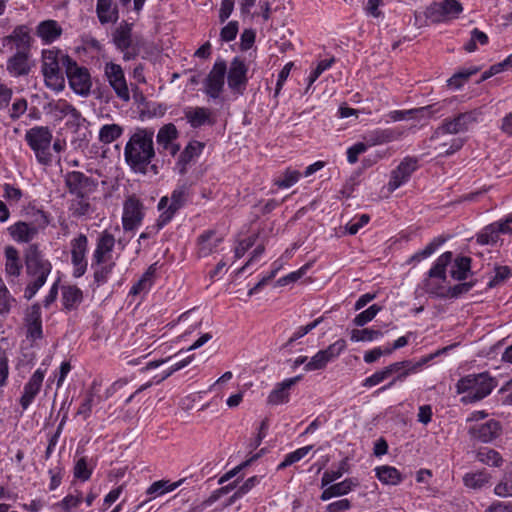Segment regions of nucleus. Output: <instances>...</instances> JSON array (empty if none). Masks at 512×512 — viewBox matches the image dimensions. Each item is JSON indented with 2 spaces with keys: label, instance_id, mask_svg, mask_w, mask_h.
Returning a JSON list of instances; mask_svg holds the SVG:
<instances>
[{
  "label": "nucleus",
  "instance_id": "nucleus-1",
  "mask_svg": "<svg viewBox=\"0 0 512 512\" xmlns=\"http://www.w3.org/2000/svg\"><path fill=\"white\" fill-rule=\"evenodd\" d=\"M153 137L152 129L138 128L126 143L125 161L135 173L146 174L148 166L155 157Z\"/></svg>",
  "mask_w": 512,
  "mask_h": 512
},
{
  "label": "nucleus",
  "instance_id": "nucleus-2",
  "mask_svg": "<svg viewBox=\"0 0 512 512\" xmlns=\"http://www.w3.org/2000/svg\"><path fill=\"white\" fill-rule=\"evenodd\" d=\"M24 260L27 276L24 298L31 300L46 283L52 271V264L37 244H31L26 248Z\"/></svg>",
  "mask_w": 512,
  "mask_h": 512
},
{
  "label": "nucleus",
  "instance_id": "nucleus-3",
  "mask_svg": "<svg viewBox=\"0 0 512 512\" xmlns=\"http://www.w3.org/2000/svg\"><path fill=\"white\" fill-rule=\"evenodd\" d=\"M498 381L488 371L470 373L462 376L455 389L461 395L460 402L464 405L477 403L488 397L497 387Z\"/></svg>",
  "mask_w": 512,
  "mask_h": 512
},
{
  "label": "nucleus",
  "instance_id": "nucleus-4",
  "mask_svg": "<svg viewBox=\"0 0 512 512\" xmlns=\"http://www.w3.org/2000/svg\"><path fill=\"white\" fill-rule=\"evenodd\" d=\"M72 58L57 48L43 49L41 52V72L45 85L56 92L65 88V72Z\"/></svg>",
  "mask_w": 512,
  "mask_h": 512
},
{
  "label": "nucleus",
  "instance_id": "nucleus-5",
  "mask_svg": "<svg viewBox=\"0 0 512 512\" xmlns=\"http://www.w3.org/2000/svg\"><path fill=\"white\" fill-rule=\"evenodd\" d=\"M453 254L450 251L442 253L427 272L426 277L418 286L433 298L447 299L449 297V285L447 282L446 268L452 263Z\"/></svg>",
  "mask_w": 512,
  "mask_h": 512
},
{
  "label": "nucleus",
  "instance_id": "nucleus-6",
  "mask_svg": "<svg viewBox=\"0 0 512 512\" xmlns=\"http://www.w3.org/2000/svg\"><path fill=\"white\" fill-rule=\"evenodd\" d=\"M483 112L481 108L472 109L448 117L436 128L431 139L437 140L444 135H456L467 132L470 127L481 121Z\"/></svg>",
  "mask_w": 512,
  "mask_h": 512
},
{
  "label": "nucleus",
  "instance_id": "nucleus-7",
  "mask_svg": "<svg viewBox=\"0 0 512 512\" xmlns=\"http://www.w3.org/2000/svg\"><path fill=\"white\" fill-rule=\"evenodd\" d=\"M190 195V186L187 183L177 185L172 191L171 197H162L158 202V209L161 211L157 222L156 232L160 231L174 217L175 213L182 208Z\"/></svg>",
  "mask_w": 512,
  "mask_h": 512
},
{
  "label": "nucleus",
  "instance_id": "nucleus-8",
  "mask_svg": "<svg viewBox=\"0 0 512 512\" xmlns=\"http://www.w3.org/2000/svg\"><path fill=\"white\" fill-rule=\"evenodd\" d=\"M52 140V131L47 126H35L25 133V141L34 152L37 161L45 166L52 163Z\"/></svg>",
  "mask_w": 512,
  "mask_h": 512
},
{
  "label": "nucleus",
  "instance_id": "nucleus-9",
  "mask_svg": "<svg viewBox=\"0 0 512 512\" xmlns=\"http://www.w3.org/2000/svg\"><path fill=\"white\" fill-rule=\"evenodd\" d=\"M104 78L114 91L117 98L123 102L130 101V90L125 72L120 64L112 61L106 62L103 68Z\"/></svg>",
  "mask_w": 512,
  "mask_h": 512
},
{
  "label": "nucleus",
  "instance_id": "nucleus-10",
  "mask_svg": "<svg viewBox=\"0 0 512 512\" xmlns=\"http://www.w3.org/2000/svg\"><path fill=\"white\" fill-rule=\"evenodd\" d=\"M65 77L68 80L69 87L75 94L81 97H87L90 95L92 79L91 74L86 67L78 65V63L73 59L67 67Z\"/></svg>",
  "mask_w": 512,
  "mask_h": 512
},
{
  "label": "nucleus",
  "instance_id": "nucleus-11",
  "mask_svg": "<svg viewBox=\"0 0 512 512\" xmlns=\"http://www.w3.org/2000/svg\"><path fill=\"white\" fill-rule=\"evenodd\" d=\"M87 252L88 238L84 233H79L70 241L72 275L74 278H80L86 273L88 267Z\"/></svg>",
  "mask_w": 512,
  "mask_h": 512
},
{
  "label": "nucleus",
  "instance_id": "nucleus-12",
  "mask_svg": "<svg viewBox=\"0 0 512 512\" xmlns=\"http://www.w3.org/2000/svg\"><path fill=\"white\" fill-rule=\"evenodd\" d=\"M64 184L69 196L93 194L97 190L96 179L80 171H70L64 175Z\"/></svg>",
  "mask_w": 512,
  "mask_h": 512
},
{
  "label": "nucleus",
  "instance_id": "nucleus-13",
  "mask_svg": "<svg viewBox=\"0 0 512 512\" xmlns=\"http://www.w3.org/2000/svg\"><path fill=\"white\" fill-rule=\"evenodd\" d=\"M452 102L451 99H445L441 102L419 107L413 108L409 110H393L388 113V117L391 121L397 122L404 119H422V118H432L434 115L441 113L442 110Z\"/></svg>",
  "mask_w": 512,
  "mask_h": 512
},
{
  "label": "nucleus",
  "instance_id": "nucleus-14",
  "mask_svg": "<svg viewBox=\"0 0 512 512\" xmlns=\"http://www.w3.org/2000/svg\"><path fill=\"white\" fill-rule=\"evenodd\" d=\"M227 64L223 59L215 61L212 69L204 80V92L212 99L220 97L225 84Z\"/></svg>",
  "mask_w": 512,
  "mask_h": 512
},
{
  "label": "nucleus",
  "instance_id": "nucleus-15",
  "mask_svg": "<svg viewBox=\"0 0 512 512\" xmlns=\"http://www.w3.org/2000/svg\"><path fill=\"white\" fill-rule=\"evenodd\" d=\"M248 66L241 57H234L227 68L229 88L236 94L242 95L248 83Z\"/></svg>",
  "mask_w": 512,
  "mask_h": 512
},
{
  "label": "nucleus",
  "instance_id": "nucleus-16",
  "mask_svg": "<svg viewBox=\"0 0 512 512\" xmlns=\"http://www.w3.org/2000/svg\"><path fill=\"white\" fill-rule=\"evenodd\" d=\"M144 218L143 203L136 197H129L123 205L122 225L125 231L137 229Z\"/></svg>",
  "mask_w": 512,
  "mask_h": 512
},
{
  "label": "nucleus",
  "instance_id": "nucleus-17",
  "mask_svg": "<svg viewBox=\"0 0 512 512\" xmlns=\"http://www.w3.org/2000/svg\"><path fill=\"white\" fill-rule=\"evenodd\" d=\"M24 327L27 340L35 342L43 338L42 313L39 304H33L25 310Z\"/></svg>",
  "mask_w": 512,
  "mask_h": 512
},
{
  "label": "nucleus",
  "instance_id": "nucleus-18",
  "mask_svg": "<svg viewBox=\"0 0 512 512\" xmlns=\"http://www.w3.org/2000/svg\"><path fill=\"white\" fill-rule=\"evenodd\" d=\"M416 169L417 160L412 157H405L391 172L390 180L387 183L388 192H394L396 189L405 184Z\"/></svg>",
  "mask_w": 512,
  "mask_h": 512
},
{
  "label": "nucleus",
  "instance_id": "nucleus-19",
  "mask_svg": "<svg viewBox=\"0 0 512 512\" xmlns=\"http://www.w3.org/2000/svg\"><path fill=\"white\" fill-rule=\"evenodd\" d=\"M500 433L501 425L494 419H490L485 423L475 424L469 428L470 436L483 443L493 441Z\"/></svg>",
  "mask_w": 512,
  "mask_h": 512
},
{
  "label": "nucleus",
  "instance_id": "nucleus-20",
  "mask_svg": "<svg viewBox=\"0 0 512 512\" xmlns=\"http://www.w3.org/2000/svg\"><path fill=\"white\" fill-rule=\"evenodd\" d=\"M46 370L38 368L30 377L29 381L24 385L23 394L20 398V405L26 410L39 393L45 377Z\"/></svg>",
  "mask_w": 512,
  "mask_h": 512
},
{
  "label": "nucleus",
  "instance_id": "nucleus-21",
  "mask_svg": "<svg viewBox=\"0 0 512 512\" xmlns=\"http://www.w3.org/2000/svg\"><path fill=\"white\" fill-rule=\"evenodd\" d=\"M405 131L399 127L375 129L364 136L368 147L382 145L401 139Z\"/></svg>",
  "mask_w": 512,
  "mask_h": 512
},
{
  "label": "nucleus",
  "instance_id": "nucleus-22",
  "mask_svg": "<svg viewBox=\"0 0 512 512\" xmlns=\"http://www.w3.org/2000/svg\"><path fill=\"white\" fill-rule=\"evenodd\" d=\"M178 137V130L173 123L165 124L157 133L156 141L160 148L168 152L171 156H175L179 151V145L174 141Z\"/></svg>",
  "mask_w": 512,
  "mask_h": 512
},
{
  "label": "nucleus",
  "instance_id": "nucleus-23",
  "mask_svg": "<svg viewBox=\"0 0 512 512\" xmlns=\"http://www.w3.org/2000/svg\"><path fill=\"white\" fill-rule=\"evenodd\" d=\"M32 37L26 25L16 26L11 34L3 38V45L13 43L17 51L30 52Z\"/></svg>",
  "mask_w": 512,
  "mask_h": 512
},
{
  "label": "nucleus",
  "instance_id": "nucleus-24",
  "mask_svg": "<svg viewBox=\"0 0 512 512\" xmlns=\"http://www.w3.org/2000/svg\"><path fill=\"white\" fill-rule=\"evenodd\" d=\"M115 237L107 230L100 233L96 241L91 260H112V252L115 247Z\"/></svg>",
  "mask_w": 512,
  "mask_h": 512
},
{
  "label": "nucleus",
  "instance_id": "nucleus-25",
  "mask_svg": "<svg viewBox=\"0 0 512 512\" xmlns=\"http://www.w3.org/2000/svg\"><path fill=\"white\" fill-rule=\"evenodd\" d=\"M432 358L433 356L431 355L430 357L424 358L421 361L415 363L409 360L399 361L398 363H403V366H401L398 371L393 373L394 377L392 380L388 384L382 386L379 391H385L393 387L397 382H403L409 375L419 372L422 366Z\"/></svg>",
  "mask_w": 512,
  "mask_h": 512
},
{
  "label": "nucleus",
  "instance_id": "nucleus-26",
  "mask_svg": "<svg viewBox=\"0 0 512 512\" xmlns=\"http://www.w3.org/2000/svg\"><path fill=\"white\" fill-rule=\"evenodd\" d=\"M63 33L62 27L56 20L41 21L36 27V35L44 45H50L57 41Z\"/></svg>",
  "mask_w": 512,
  "mask_h": 512
},
{
  "label": "nucleus",
  "instance_id": "nucleus-27",
  "mask_svg": "<svg viewBox=\"0 0 512 512\" xmlns=\"http://www.w3.org/2000/svg\"><path fill=\"white\" fill-rule=\"evenodd\" d=\"M223 238L214 230H208L197 238V254L199 257H207L217 250Z\"/></svg>",
  "mask_w": 512,
  "mask_h": 512
},
{
  "label": "nucleus",
  "instance_id": "nucleus-28",
  "mask_svg": "<svg viewBox=\"0 0 512 512\" xmlns=\"http://www.w3.org/2000/svg\"><path fill=\"white\" fill-rule=\"evenodd\" d=\"M92 194L70 196L68 211L74 218H81L90 215L94 209L92 206Z\"/></svg>",
  "mask_w": 512,
  "mask_h": 512
},
{
  "label": "nucleus",
  "instance_id": "nucleus-29",
  "mask_svg": "<svg viewBox=\"0 0 512 512\" xmlns=\"http://www.w3.org/2000/svg\"><path fill=\"white\" fill-rule=\"evenodd\" d=\"M8 233L14 241L28 243L36 237L38 229L32 223L18 221L8 227Z\"/></svg>",
  "mask_w": 512,
  "mask_h": 512
},
{
  "label": "nucleus",
  "instance_id": "nucleus-30",
  "mask_svg": "<svg viewBox=\"0 0 512 512\" xmlns=\"http://www.w3.org/2000/svg\"><path fill=\"white\" fill-rule=\"evenodd\" d=\"M30 52L16 51L7 61V71L14 77L24 76L30 72Z\"/></svg>",
  "mask_w": 512,
  "mask_h": 512
},
{
  "label": "nucleus",
  "instance_id": "nucleus-31",
  "mask_svg": "<svg viewBox=\"0 0 512 512\" xmlns=\"http://www.w3.org/2000/svg\"><path fill=\"white\" fill-rule=\"evenodd\" d=\"M187 122L193 128H199L203 125H212L214 121L212 119V112L206 107H190L184 111Z\"/></svg>",
  "mask_w": 512,
  "mask_h": 512
},
{
  "label": "nucleus",
  "instance_id": "nucleus-32",
  "mask_svg": "<svg viewBox=\"0 0 512 512\" xmlns=\"http://www.w3.org/2000/svg\"><path fill=\"white\" fill-rule=\"evenodd\" d=\"M116 266L113 260H91V268L93 270L94 282L97 286L104 285L108 282L110 275L112 274Z\"/></svg>",
  "mask_w": 512,
  "mask_h": 512
},
{
  "label": "nucleus",
  "instance_id": "nucleus-33",
  "mask_svg": "<svg viewBox=\"0 0 512 512\" xmlns=\"http://www.w3.org/2000/svg\"><path fill=\"white\" fill-rule=\"evenodd\" d=\"M300 377H293L289 379H285L283 382L279 383L275 389L271 391L268 396V402L273 405H279L285 403L289 399V390L299 381Z\"/></svg>",
  "mask_w": 512,
  "mask_h": 512
},
{
  "label": "nucleus",
  "instance_id": "nucleus-34",
  "mask_svg": "<svg viewBox=\"0 0 512 512\" xmlns=\"http://www.w3.org/2000/svg\"><path fill=\"white\" fill-rule=\"evenodd\" d=\"M183 482H184V479H180L179 481H176V482H170L169 480L155 481L146 490V495L148 496V499L144 502V504L152 499H155L159 496L164 495L165 493L174 491ZM142 505H143V503L140 506H142Z\"/></svg>",
  "mask_w": 512,
  "mask_h": 512
},
{
  "label": "nucleus",
  "instance_id": "nucleus-35",
  "mask_svg": "<svg viewBox=\"0 0 512 512\" xmlns=\"http://www.w3.org/2000/svg\"><path fill=\"white\" fill-rule=\"evenodd\" d=\"M502 233L504 229L501 221L491 223L478 233L477 242L481 245H493L498 242Z\"/></svg>",
  "mask_w": 512,
  "mask_h": 512
},
{
  "label": "nucleus",
  "instance_id": "nucleus-36",
  "mask_svg": "<svg viewBox=\"0 0 512 512\" xmlns=\"http://www.w3.org/2000/svg\"><path fill=\"white\" fill-rule=\"evenodd\" d=\"M83 301V292L76 285L62 287V303L65 309L74 310Z\"/></svg>",
  "mask_w": 512,
  "mask_h": 512
},
{
  "label": "nucleus",
  "instance_id": "nucleus-37",
  "mask_svg": "<svg viewBox=\"0 0 512 512\" xmlns=\"http://www.w3.org/2000/svg\"><path fill=\"white\" fill-rule=\"evenodd\" d=\"M5 272L9 277L18 278L21 274L23 265L19 258V253L13 246L5 248Z\"/></svg>",
  "mask_w": 512,
  "mask_h": 512
},
{
  "label": "nucleus",
  "instance_id": "nucleus-38",
  "mask_svg": "<svg viewBox=\"0 0 512 512\" xmlns=\"http://www.w3.org/2000/svg\"><path fill=\"white\" fill-rule=\"evenodd\" d=\"M357 485L358 481L356 479L347 478L323 490L322 500H327L336 496L346 495Z\"/></svg>",
  "mask_w": 512,
  "mask_h": 512
},
{
  "label": "nucleus",
  "instance_id": "nucleus-39",
  "mask_svg": "<svg viewBox=\"0 0 512 512\" xmlns=\"http://www.w3.org/2000/svg\"><path fill=\"white\" fill-rule=\"evenodd\" d=\"M402 364L403 363H392V364L382 368L381 370L374 372L371 376L367 377L363 381V386L367 387V388H371V387H374V386L382 383L386 379L393 376V373L395 371H398L401 368V366H403Z\"/></svg>",
  "mask_w": 512,
  "mask_h": 512
},
{
  "label": "nucleus",
  "instance_id": "nucleus-40",
  "mask_svg": "<svg viewBox=\"0 0 512 512\" xmlns=\"http://www.w3.org/2000/svg\"><path fill=\"white\" fill-rule=\"evenodd\" d=\"M376 477L385 485H398L402 482L401 473L392 466L383 465L375 468Z\"/></svg>",
  "mask_w": 512,
  "mask_h": 512
},
{
  "label": "nucleus",
  "instance_id": "nucleus-41",
  "mask_svg": "<svg viewBox=\"0 0 512 512\" xmlns=\"http://www.w3.org/2000/svg\"><path fill=\"white\" fill-rule=\"evenodd\" d=\"M96 12L102 24L114 23L118 20V11L112 6V0H97Z\"/></svg>",
  "mask_w": 512,
  "mask_h": 512
},
{
  "label": "nucleus",
  "instance_id": "nucleus-42",
  "mask_svg": "<svg viewBox=\"0 0 512 512\" xmlns=\"http://www.w3.org/2000/svg\"><path fill=\"white\" fill-rule=\"evenodd\" d=\"M490 479V474L487 471L482 470L466 473L463 477V483L469 489L478 490L486 486Z\"/></svg>",
  "mask_w": 512,
  "mask_h": 512
},
{
  "label": "nucleus",
  "instance_id": "nucleus-43",
  "mask_svg": "<svg viewBox=\"0 0 512 512\" xmlns=\"http://www.w3.org/2000/svg\"><path fill=\"white\" fill-rule=\"evenodd\" d=\"M480 71V68L477 66H472L469 68H463L456 73H454L448 80L447 85L454 89L458 90L464 86V84L469 80L472 75H475Z\"/></svg>",
  "mask_w": 512,
  "mask_h": 512
},
{
  "label": "nucleus",
  "instance_id": "nucleus-44",
  "mask_svg": "<svg viewBox=\"0 0 512 512\" xmlns=\"http://www.w3.org/2000/svg\"><path fill=\"white\" fill-rule=\"evenodd\" d=\"M471 268V259L469 257H458L454 260L450 268V275L453 279L462 281L468 277Z\"/></svg>",
  "mask_w": 512,
  "mask_h": 512
},
{
  "label": "nucleus",
  "instance_id": "nucleus-45",
  "mask_svg": "<svg viewBox=\"0 0 512 512\" xmlns=\"http://www.w3.org/2000/svg\"><path fill=\"white\" fill-rule=\"evenodd\" d=\"M123 134V127L118 124L103 125L98 134V140L103 144H111Z\"/></svg>",
  "mask_w": 512,
  "mask_h": 512
},
{
  "label": "nucleus",
  "instance_id": "nucleus-46",
  "mask_svg": "<svg viewBox=\"0 0 512 512\" xmlns=\"http://www.w3.org/2000/svg\"><path fill=\"white\" fill-rule=\"evenodd\" d=\"M113 41L118 49L127 51L132 45L131 28L128 25L117 28L113 35Z\"/></svg>",
  "mask_w": 512,
  "mask_h": 512
},
{
  "label": "nucleus",
  "instance_id": "nucleus-47",
  "mask_svg": "<svg viewBox=\"0 0 512 512\" xmlns=\"http://www.w3.org/2000/svg\"><path fill=\"white\" fill-rule=\"evenodd\" d=\"M444 242H445L444 238H441V237L434 238L422 250L413 254L410 257L408 262L409 263H412V262L419 263L420 261L430 257Z\"/></svg>",
  "mask_w": 512,
  "mask_h": 512
},
{
  "label": "nucleus",
  "instance_id": "nucleus-48",
  "mask_svg": "<svg viewBox=\"0 0 512 512\" xmlns=\"http://www.w3.org/2000/svg\"><path fill=\"white\" fill-rule=\"evenodd\" d=\"M156 272V268L154 265H151L147 271L142 275V277L138 280L136 284H134L130 290V293L133 295L140 294L141 292H146L150 289L153 283V276Z\"/></svg>",
  "mask_w": 512,
  "mask_h": 512
},
{
  "label": "nucleus",
  "instance_id": "nucleus-49",
  "mask_svg": "<svg viewBox=\"0 0 512 512\" xmlns=\"http://www.w3.org/2000/svg\"><path fill=\"white\" fill-rule=\"evenodd\" d=\"M382 336L383 333L380 330L364 328L352 330L350 338L352 342H371L380 339Z\"/></svg>",
  "mask_w": 512,
  "mask_h": 512
},
{
  "label": "nucleus",
  "instance_id": "nucleus-50",
  "mask_svg": "<svg viewBox=\"0 0 512 512\" xmlns=\"http://www.w3.org/2000/svg\"><path fill=\"white\" fill-rule=\"evenodd\" d=\"M476 457L479 462L494 467L501 466L503 462L501 455L496 450L490 448L481 449Z\"/></svg>",
  "mask_w": 512,
  "mask_h": 512
},
{
  "label": "nucleus",
  "instance_id": "nucleus-51",
  "mask_svg": "<svg viewBox=\"0 0 512 512\" xmlns=\"http://www.w3.org/2000/svg\"><path fill=\"white\" fill-rule=\"evenodd\" d=\"M301 174L297 170L286 169L280 176L274 179V185L278 188H289L299 180Z\"/></svg>",
  "mask_w": 512,
  "mask_h": 512
},
{
  "label": "nucleus",
  "instance_id": "nucleus-52",
  "mask_svg": "<svg viewBox=\"0 0 512 512\" xmlns=\"http://www.w3.org/2000/svg\"><path fill=\"white\" fill-rule=\"evenodd\" d=\"M381 310V306L373 304L366 310L357 314L353 319V323L358 327H363L364 325L372 321Z\"/></svg>",
  "mask_w": 512,
  "mask_h": 512
},
{
  "label": "nucleus",
  "instance_id": "nucleus-53",
  "mask_svg": "<svg viewBox=\"0 0 512 512\" xmlns=\"http://www.w3.org/2000/svg\"><path fill=\"white\" fill-rule=\"evenodd\" d=\"M312 448H313L312 445H308V446L301 447L291 453H288L285 456L284 460L278 465V469H284V468L300 461L312 450Z\"/></svg>",
  "mask_w": 512,
  "mask_h": 512
},
{
  "label": "nucleus",
  "instance_id": "nucleus-54",
  "mask_svg": "<svg viewBox=\"0 0 512 512\" xmlns=\"http://www.w3.org/2000/svg\"><path fill=\"white\" fill-rule=\"evenodd\" d=\"M49 107L54 117L61 120L68 116L74 106L65 99H59L50 103Z\"/></svg>",
  "mask_w": 512,
  "mask_h": 512
},
{
  "label": "nucleus",
  "instance_id": "nucleus-55",
  "mask_svg": "<svg viewBox=\"0 0 512 512\" xmlns=\"http://www.w3.org/2000/svg\"><path fill=\"white\" fill-rule=\"evenodd\" d=\"M477 43L480 45H486L488 43V36L477 28L471 31V38L468 43L465 44L464 49L467 52H474L477 49Z\"/></svg>",
  "mask_w": 512,
  "mask_h": 512
},
{
  "label": "nucleus",
  "instance_id": "nucleus-56",
  "mask_svg": "<svg viewBox=\"0 0 512 512\" xmlns=\"http://www.w3.org/2000/svg\"><path fill=\"white\" fill-rule=\"evenodd\" d=\"M203 148L204 145L201 142H190L180 154V161L183 163H188L194 157L198 156L202 152Z\"/></svg>",
  "mask_w": 512,
  "mask_h": 512
},
{
  "label": "nucleus",
  "instance_id": "nucleus-57",
  "mask_svg": "<svg viewBox=\"0 0 512 512\" xmlns=\"http://www.w3.org/2000/svg\"><path fill=\"white\" fill-rule=\"evenodd\" d=\"M93 469L88 466L86 457L78 459L74 466V477L81 481H87L92 475Z\"/></svg>",
  "mask_w": 512,
  "mask_h": 512
},
{
  "label": "nucleus",
  "instance_id": "nucleus-58",
  "mask_svg": "<svg viewBox=\"0 0 512 512\" xmlns=\"http://www.w3.org/2000/svg\"><path fill=\"white\" fill-rule=\"evenodd\" d=\"M512 275L511 269L508 266H496L494 268V275L488 282L489 287H495L500 283L508 280Z\"/></svg>",
  "mask_w": 512,
  "mask_h": 512
},
{
  "label": "nucleus",
  "instance_id": "nucleus-59",
  "mask_svg": "<svg viewBox=\"0 0 512 512\" xmlns=\"http://www.w3.org/2000/svg\"><path fill=\"white\" fill-rule=\"evenodd\" d=\"M14 299L11 297L9 290L0 280V315L8 314Z\"/></svg>",
  "mask_w": 512,
  "mask_h": 512
},
{
  "label": "nucleus",
  "instance_id": "nucleus-60",
  "mask_svg": "<svg viewBox=\"0 0 512 512\" xmlns=\"http://www.w3.org/2000/svg\"><path fill=\"white\" fill-rule=\"evenodd\" d=\"M426 17L432 22H443L447 19L440 2L431 3L426 9Z\"/></svg>",
  "mask_w": 512,
  "mask_h": 512
},
{
  "label": "nucleus",
  "instance_id": "nucleus-61",
  "mask_svg": "<svg viewBox=\"0 0 512 512\" xmlns=\"http://www.w3.org/2000/svg\"><path fill=\"white\" fill-rule=\"evenodd\" d=\"M82 494L78 492L77 495H67L65 496L56 506L60 507L65 512H71L73 509L77 508L82 502Z\"/></svg>",
  "mask_w": 512,
  "mask_h": 512
},
{
  "label": "nucleus",
  "instance_id": "nucleus-62",
  "mask_svg": "<svg viewBox=\"0 0 512 512\" xmlns=\"http://www.w3.org/2000/svg\"><path fill=\"white\" fill-rule=\"evenodd\" d=\"M93 402L94 393L92 391H89L82 400L76 414L78 416H81L84 420L88 419L92 412Z\"/></svg>",
  "mask_w": 512,
  "mask_h": 512
},
{
  "label": "nucleus",
  "instance_id": "nucleus-63",
  "mask_svg": "<svg viewBox=\"0 0 512 512\" xmlns=\"http://www.w3.org/2000/svg\"><path fill=\"white\" fill-rule=\"evenodd\" d=\"M494 493L499 497L512 496V476L505 475L503 479L495 486Z\"/></svg>",
  "mask_w": 512,
  "mask_h": 512
},
{
  "label": "nucleus",
  "instance_id": "nucleus-64",
  "mask_svg": "<svg viewBox=\"0 0 512 512\" xmlns=\"http://www.w3.org/2000/svg\"><path fill=\"white\" fill-rule=\"evenodd\" d=\"M259 483V478L257 476H252L248 478L239 488L238 490L230 497L229 503H234L237 499L241 498L243 495L247 494L256 484Z\"/></svg>",
  "mask_w": 512,
  "mask_h": 512
}]
</instances>
